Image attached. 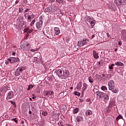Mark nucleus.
Wrapping results in <instances>:
<instances>
[{"instance_id":"obj_1","label":"nucleus","mask_w":126,"mask_h":126,"mask_svg":"<svg viewBox=\"0 0 126 126\" xmlns=\"http://www.w3.org/2000/svg\"><path fill=\"white\" fill-rule=\"evenodd\" d=\"M21 48L23 51H29L31 49V45L28 42H25L21 45Z\"/></svg>"},{"instance_id":"obj_2","label":"nucleus","mask_w":126,"mask_h":126,"mask_svg":"<svg viewBox=\"0 0 126 126\" xmlns=\"http://www.w3.org/2000/svg\"><path fill=\"white\" fill-rule=\"evenodd\" d=\"M85 19L87 21V22H89L92 26V28H93L94 27V25H95V21L94 19H93V18H91L89 16H87L85 17Z\"/></svg>"},{"instance_id":"obj_3","label":"nucleus","mask_w":126,"mask_h":126,"mask_svg":"<svg viewBox=\"0 0 126 126\" xmlns=\"http://www.w3.org/2000/svg\"><path fill=\"white\" fill-rule=\"evenodd\" d=\"M26 69V68L24 66H21L19 67V68H17L16 72H15V74L16 75H20V73H22V71L23 70H25Z\"/></svg>"},{"instance_id":"obj_4","label":"nucleus","mask_w":126,"mask_h":126,"mask_svg":"<svg viewBox=\"0 0 126 126\" xmlns=\"http://www.w3.org/2000/svg\"><path fill=\"white\" fill-rule=\"evenodd\" d=\"M14 97V93L12 91H10L8 92L7 95L6 97V100H10V99H12Z\"/></svg>"},{"instance_id":"obj_5","label":"nucleus","mask_w":126,"mask_h":126,"mask_svg":"<svg viewBox=\"0 0 126 126\" xmlns=\"http://www.w3.org/2000/svg\"><path fill=\"white\" fill-rule=\"evenodd\" d=\"M42 26H43V21L40 20L38 22H36V27L37 29L41 30L42 29Z\"/></svg>"},{"instance_id":"obj_6","label":"nucleus","mask_w":126,"mask_h":126,"mask_svg":"<svg viewBox=\"0 0 126 126\" xmlns=\"http://www.w3.org/2000/svg\"><path fill=\"white\" fill-rule=\"evenodd\" d=\"M87 42H88V39H84L80 42H78V46L79 47H82V46H84V45H86L87 44Z\"/></svg>"},{"instance_id":"obj_7","label":"nucleus","mask_w":126,"mask_h":126,"mask_svg":"<svg viewBox=\"0 0 126 126\" xmlns=\"http://www.w3.org/2000/svg\"><path fill=\"white\" fill-rule=\"evenodd\" d=\"M121 38L123 41L126 42V30H123L121 32Z\"/></svg>"},{"instance_id":"obj_8","label":"nucleus","mask_w":126,"mask_h":126,"mask_svg":"<svg viewBox=\"0 0 126 126\" xmlns=\"http://www.w3.org/2000/svg\"><path fill=\"white\" fill-rule=\"evenodd\" d=\"M63 71L61 69H57L55 71V72L59 77H63Z\"/></svg>"},{"instance_id":"obj_9","label":"nucleus","mask_w":126,"mask_h":126,"mask_svg":"<svg viewBox=\"0 0 126 126\" xmlns=\"http://www.w3.org/2000/svg\"><path fill=\"white\" fill-rule=\"evenodd\" d=\"M96 95L99 97V98L100 99L101 98H104L105 95H106V94L99 92V91H96L95 92Z\"/></svg>"},{"instance_id":"obj_10","label":"nucleus","mask_w":126,"mask_h":126,"mask_svg":"<svg viewBox=\"0 0 126 126\" xmlns=\"http://www.w3.org/2000/svg\"><path fill=\"white\" fill-rule=\"evenodd\" d=\"M63 77L64 78H68L69 77V71L67 70H65L63 71Z\"/></svg>"},{"instance_id":"obj_11","label":"nucleus","mask_w":126,"mask_h":126,"mask_svg":"<svg viewBox=\"0 0 126 126\" xmlns=\"http://www.w3.org/2000/svg\"><path fill=\"white\" fill-rule=\"evenodd\" d=\"M108 86H109V89H112V88L115 87V83H114V81L113 80H111L108 82Z\"/></svg>"},{"instance_id":"obj_12","label":"nucleus","mask_w":126,"mask_h":126,"mask_svg":"<svg viewBox=\"0 0 126 126\" xmlns=\"http://www.w3.org/2000/svg\"><path fill=\"white\" fill-rule=\"evenodd\" d=\"M24 26V21L20 22L18 26H16V28L18 30H20Z\"/></svg>"},{"instance_id":"obj_13","label":"nucleus","mask_w":126,"mask_h":126,"mask_svg":"<svg viewBox=\"0 0 126 126\" xmlns=\"http://www.w3.org/2000/svg\"><path fill=\"white\" fill-rule=\"evenodd\" d=\"M86 89H87V85L86 84V83H84L83 87L82 90V96H83V94H84V92L86 91Z\"/></svg>"},{"instance_id":"obj_14","label":"nucleus","mask_w":126,"mask_h":126,"mask_svg":"<svg viewBox=\"0 0 126 126\" xmlns=\"http://www.w3.org/2000/svg\"><path fill=\"white\" fill-rule=\"evenodd\" d=\"M46 97H49V96H52L54 94V92L52 91H48L45 92Z\"/></svg>"},{"instance_id":"obj_15","label":"nucleus","mask_w":126,"mask_h":126,"mask_svg":"<svg viewBox=\"0 0 126 126\" xmlns=\"http://www.w3.org/2000/svg\"><path fill=\"white\" fill-rule=\"evenodd\" d=\"M76 120L78 123L83 122L84 118L83 117L80 116H77L76 118Z\"/></svg>"},{"instance_id":"obj_16","label":"nucleus","mask_w":126,"mask_h":126,"mask_svg":"<svg viewBox=\"0 0 126 126\" xmlns=\"http://www.w3.org/2000/svg\"><path fill=\"white\" fill-rule=\"evenodd\" d=\"M54 31L56 35H60V33H61V31H60V28L58 27L55 28Z\"/></svg>"},{"instance_id":"obj_17","label":"nucleus","mask_w":126,"mask_h":126,"mask_svg":"<svg viewBox=\"0 0 126 126\" xmlns=\"http://www.w3.org/2000/svg\"><path fill=\"white\" fill-rule=\"evenodd\" d=\"M99 54L96 51L94 50L93 51V57L94 59H99Z\"/></svg>"},{"instance_id":"obj_18","label":"nucleus","mask_w":126,"mask_h":126,"mask_svg":"<svg viewBox=\"0 0 126 126\" xmlns=\"http://www.w3.org/2000/svg\"><path fill=\"white\" fill-rule=\"evenodd\" d=\"M114 2L117 5H121L123 3V0H114Z\"/></svg>"},{"instance_id":"obj_19","label":"nucleus","mask_w":126,"mask_h":126,"mask_svg":"<svg viewBox=\"0 0 126 126\" xmlns=\"http://www.w3.org/2000/svg\"><path fill=\"white\" fill-rule=\"evenodd\" d=\"M9 88L8 87V86H5L1 89V91H3L4 92H6V91H7V90H9Z\"/></svg>"},{"instance_id":"obj_20","label":"nucleus","mask_w":126,"mask_h":126,"mask_svg":"<svg viewBox=\"0 0 126 126\" xmlns=\"http://www.w3.org/2000/svg\"><path fill=\"white\" fill-rule=\"evenodd\" d=\"M11 60L12 63H17V62H18V61H19V58H15V57H12V58H11Z\"/></svg>"},{"instance_id":"obj_21","label":"nucleus","mask_w":126,"mask_h":126,"mask_svg":"<svg viewBox=\"0 0 126 126\" xmlns=\"http://www.w3.org/2000/svg\"><path fill=\"white\" fill-rule=\"evenodd\" d=\"M109 106L110 107H111V108L112 107H115V106H116V103L115 102V101L114 100H111L110 102H109Z\"/></svg>"},{"instance_id":"obj_22","label":"nucleus","mask_w":126,"mask_h":126,"mask_svg":"<svg viewBox=\"0 0 126 126\" xmlns=\"http://www.w3.org/2000/svg\"><path fill=\"white\" fill-rule=\"evenodd\" d=\"M81 87H82V85L77 84V87L75 88V90H77V91H80Z\"/></svg>"},{"instance_id":"obj_23","label":"nucleus","mask_w":126,"mask_h":126,"mask_svg":"<svg viewBox=\"0 0 126 126\" xmlns=\"http://www.w3.org/2000/svg\"><path fill=\"white\" fill-rule=\"evenodd\" d=\"M5 64L7 65V64H9V63H12V61L11 60V58H9V59H7L5 61Z\"/></svg>"},{"instance_id":"obj_24","label":"nucleus","mask_w":126,"mask_h":126,"mask_svg":"<svg viewBox=\"0 0 126 126\" xmlns=\"http://www.w3.org/2000/svg\"><path fill=\"white\" fill-rule=\"evenodd\" d=\"M115 64L116 65H117V66H124V63H121V62H115Z\"/></svg>"},{"instance_id":"obj_25","label":"nucleus","mask_w":126,"mask_h":126,"mask_svg":"<svg viewBox=\"0 0 126 126\" xmlns=\"http://www.w3.org/2000/svg\"><path fill=\"white\" fill-rule=\"evenodd\" d=\"M85 114L86 116H90V115H92V111L88 109L86 111Z\"/></svg>"},{"instance_id":"obj_26","label":"nucleus","mask_w":126,"mask_h":126,"mask_svg":"<svg viewBox=\"0 0 126 126\" xmlns=\"http://www.w3.org/2000/svg\"><path fill=\"white\" fill-rule=\"evenodd\" d=\"M104 98V102H107V101H109V96L106 94H105Z\"/></svg>"},{"instance_id":"obj_27","label":"nucleus","mask_w":126,"mask_h":126,"mask_svg":"<svg viewBox=\"0 0 126 126\" xmlns=\"http://www.w3.org/2000/svg\"><path fill=\"white\" fill-rule=\"evenodd\" d=\"M111 111H112V106L109 105L106 109V113H111Z\"/></svg>"},{"instance_id":"obj_28","label":"nucleus","mask_w":126,"mask_h":126,"mask_svg":"<svg viewBox=\"0 0 126 126\" xmlns=\"http://www.w3.org/2000/svg\"><path fill=\"white\" fill-rule=\"evenodd\" d=\"M8 102H9V103H11V104H12V105L14 106V108H16V107H17V105H16V103H15V101L8 100Z\"/></svg>"},{"instance_id":"obj_29","label":"nucleus","mask_w":126,"mask_h":126,"mask_svg":"<svg viewBox=\"0 0 126 126\" xmlns=\"http://www.w3.org/2000/svg\"><path fill=\"white\" fill-rule=\"evenodd\" d=\"M109 90L112 91L113 93H117L118 92V91L115 88V87H112L111 89H109Z\"/></svg>"},{"instance_id":"obj_30","label":"nucleus","mask_w":126,"mask_h":126,"mask_svg":"<svg viewBox=\"0 0 126 126\" xmlns=\"http://www.w3.org/2000/svg\"><path fill=\"white\" fill-rule=\"evenodd\" d=\"M79 111V108H76L73 110V114H77V113H78Z\"/></svg>"},{"instance_id":"obj_31","label":"nucleus","mask_w":126,"mask_h":126,"mask_svg":"<svg viewBox=\"0 0 126 126\" xmlns=\"http://www.w3.org/2000/svg\"><path fill=\"white\" fill-rule=\"evenodd\" d=\"M62 110H63V112H65L66 111V105H63L61 106Z\"/></svg>"},{"instance_id":"obj_32","label":"nucleus","mask_w":126,"mask_h":126,"mask_svg":"<svg viewBox=\"0 0 126 126\" xmlns=\"http://www.w3.org/2000/svg\"><path fill=\"white\" fill-rule=\"evenodd\" d=\"M44 12H46L47 13H49V12H51L50 11V7H48L46 8H45L44 10Z\"/></svg>"},{"instance_id":"obj_33","label":"nucleus","mask_w":126,"mask_h":126,"mask_svg":"<svg viewBox=\"0 0 126 126\" xmlns=\"http://www.w3.org/2000/svg\"><path fill=\"white\" fill-rule=\"evenodd\" d=\"M23 16H20L18 19V21H19V22H23Z\"/></svg>"},{"instance_id":"obj_34","label":"nucleus","mask_w":126,"mask_h":126,"mask_svg":"<svg viewBox=\"0 0 126 126\" xmlns=\"http://www.w3.org/2000/svg\"><path fill=\"white\" fill-rule=\"evenodd\" d=\"M35 22H36V20L35 19H33L30 24V26L31 27H32V26H33L34 25V24L35 23Z\"/></svg>"},{"instance_id":"obj_35","label":"nucleus","mask_w":126,"mask_h":126,"mask_svg":"<svg viewBox=\"0 0 126 126\" xmlns=\"http://www.w3.org/2000/svg\"><path fill=\"white\" fill-rule=\"evenodd\" d=\"M121 119H123V116L122 115H120L118 117H116V120L118 122V121H119V120H120Z\"/></svg>"},{"instance_id":"obj_36","label":"nucleus","mask_w":126,"mask_h":126,"mask_svg":"<svg viewBox=\"0 0 126 126\" xmlns=\"http://www.w3.org/2000/svg\"><path fill=\"white\" fill-rule=\"evenodd\" d=\"M50 12H55V8L54 7H49Z\"/></svg>"},{"instance_id":"obj_37","label":"nucleus","mask_w":126,"mask_h":126,"mask_svg":"<svg viewBox=\"0 0 126 126\" xmlns=\"http://www.w3.org/2000/svg\"><path fill=\"white\" fill-rule=\"evenodd\" d=\"M58 125L59 126H64V125H63V121H60L58 123Z\"/></svg>"},{"instance_id":"obj_38","label":"nucleus","mask_w":126,"mask_h":126,"mask_svg":"<svg viewBox=\"0 0 126 126\" xmlns=\"http://www.w3.org/2000/svg\"><path fill=\"white\" fill-rule=\"evenodd\" d=\"M73 94L76 95V96H80V93L78 92L75 91L74 92Z\"/></svg>"},{"instance_id":"obj_39","label":"nucleus","mask_w":126,"mask_h":126,"mask_svg":"<svg viewBox=\"0 0 126 126\" xmlns=\"http://www.w3.org/2000/svg\"><path fill=\"white\" fill-rule=\"evenodd\" d=\"M101 89L103 90V91H106V90H107V87H106V86H102Z\"/></svg>"},{"instance_id":"obj_40","label":"nucleus","mask_w":126,"mask_h":126,"mask_svg":"<svg viewBox=\"0 0 126 126\" xmlns=\"http://www.w3.org/2000/svg\"><path fill=\"white\" fill-rule=\"evenodd\" d=\"M12 120L14 121V122H15L16 124H17L18 123V120H16V118H13L12 119Z\"/></svg>"},{"instance_id":"obj_41","label":"nucleus","mask_w":126,"mask_h":126,"mask_svg":"<svg viewBox=\"0 0 126 126\" xmlns=\"http://www.w3.org/2000/svg\"><path fill=\"white\" fill-rule=\"evenodd\" d=\"M89 81L90 83H93V82H94V79H89Z\"/></svg>"},{"instance_id":"obj_42","label":"nucleus","mask_w":126,"mask_h":126,"mask_svg":"<svg viewBox=\"0 0 126 126\" xmlns=\"http://www.w3.org/2000/svg\"><path fill=\"white\" fill-rule=\"evenodd\" d=\"M31 18H32L31 16L29 15V16H28V20H29L30 22L31 21Z\"/></svg>"},{"instance_id":"obj_43","label":"nucleus","mask_w":126,"mask_h":126,"mask_svg":"<svg viewBox=\"0 0 126 126\" xmlns=\"http://www.w3.org/2000/svg\"><path fill=\"white\" fill-rule=\"evenodd\" d=\"M56 1L59 3H62V2H63V1L62 0H56Z\"/></svg>"},{"instance_id":"obj_44","label":"nucleus","mask_w":126,"mask_h":126,"mask_svg":"<svg viewBox=\"0 0 126 126\" xmlns=\"http://www.w3.org/2000/svg\"><path fill=\"white\" fill-rule=\"evenodd\" d=\"M42 115L43 116H47V112H42Z\"/></svg>"},{"instance_id":"obj_45","label":"nucleus","mask_w":126,"mask_h":126,"mask_svg":"<svg viewBox=\"0 0 126 126\" xmlns=\"http://www.w3.org/2000/svg\"><path fill=\"white\" fill-rule=\"evenodd\" d=\"M24 16L25 18L26 17H28V16H29V14L28 13H26L25 15H24Z\"/></svg>"},{"instance_id":"obj_46","label":"nucleus","mask_w":126,"mask_h":126,"mask_svg":"<svg viewBox=\"0 0 126 126\" xmlns=\"http://www.w3.org/2000/svg\"><path fill=\"white\" fill-rule=\"evenodd\" d=\"M28 2V0H24V3H25V4H27V3Z\"/></svg>"},{"instance_id":"obj_47","label":"nucleus","mask_w":126,"mask_h":126,"mask_svg":"<svg viewBox=\"0 0 126 126\" xmlns=\"http://www.w3.org/2000/svg\"><path fill=\"white\" fill-rule=\"evenodd\" d=\"M118 44L119 46H122V45H123V42L122 41H119Z\"/></svg>"},{"instance_id":"obj_48","label":"nucleus","mask_w":126,"mask_h":126,"mask_svg":"<svg viewBox=\"0 0 126 126\" xmlns=\"http://www.w3.org/2000/svg\"><path fill=\"white\" fill-rule=\"evenodd\" d=\"M31 52H36V51H37V50L32 49H31Z\"/></svg>"},{"instance_id":"obj_49","label":"nucleus","mask_w":126,"mask_h":126,"mask_svg":"<svg viewBox=\"0 0 126 126\" xmlns=\"http://www.w3.org/2000/svg\"><path fill=\"white\" fill-rule=\"evenodd\" d=\"M30 89H31V86H30V85H29L28 86V88L27 89V90L29 91V90H30Z\"/></svg>"},{"instance_id":"obj_50","label":"nucleus","mask_w":126,"mask_h":126,"mask_svg":"<svg viewBox=\"0 0 126 126\" xmlns=\"http://www.w3.org/2000/svg\"><path fill=\"white\" fill-rule=\"evenodd\" d=\"M109 69H114V67H112V66H111V65H109Z\"/></svg>"},{"instance_id":"obj_51","label":"nucleus","mask_w":126,"mask_h":126,"mask_svg":"<svg viewBox=\"0 0 126 126\" xmlns=\"http://www.w3.org/2000/svg\"><path fill=\"white\" fill-rule=\"evenodd\" d=\"M79 101H80V102H81V103H82V102H83V101H84V100H83V99H82V98H80Z\"/></svg>"},{"instance_id":"obj_52","label":"nucleus","mask_w":126,"mask_h":126,"mask_svg":"<svg viewBox=\"0 0 126 126\" xmlns=\"http://www.w3.org/2000/svg\"><path fill=\"white\" fill-rule=\"evenodd\" d=\"M19 12H22V11H23V9L19 8Z\"/></svg>"},{"instance_id":"obj_53","label":"nucleus","mask_w":126,"mask_h":126,"mask_svg":"<svg viewBox=\"0 0 126 126\" xmlns=\"http://www.w3.org/2000/svg\"><path fill=\"white\" fill-rule=\"evenodd\" d=\"M29 10V9L28 8H26L25 10V12H27V11H28Z\"/></svg>"},{"instance_id":"obj_54","label":"nucleus","mask_w":126,"mask_h":126,"mask_svg":"<svg viewBox=\"0 0 126 126\" xmlns=\"http://www.w3.org/2000/svg\"><path fill=\"white\" fill-rule=\"evenodd\" d=\"M16 55V53L15 52H12V55L13 56H15Z\"/></svg>"},{"instance_id":"obj_55","label":"nucleus","mask_w":126,"mask_h":126,"mask_svg":"<svg viewBox=\"0 0 126 126\" xmlns=\"http://www.w3.org/2000/svg\"><path fill=\"white\" fill-rule=\"evenodd\" d=\"M48 0L50 2H54V1H55V0Z\"/></svg>"},{"instance_id":"obj_56","label":"nucleus","mask_w":126,"mask_h":126,"mask_svg":"<svg viewBox=\"0 0 126 126\" xmlns=\"http://www.w3.org/2000/svg\"><path fill=\"white\" fill-rule=\"evenodd\" d=\"M90 99H87L86 100V102H90Z\"/></svg>"},{"instance_id":"obj_57","label":"nucleus","mask_w":126,"mask_h":126,"mask_svg":"<svg viewBox=\"0 0 126 126\" xmlns=\"http://www.w3.org/2000/svg\"><path fill=\"white\" fill-rule=\"evenodd\" d=\"M29 114H30V115H31V114H32V111H31V110H30L29 111Z\"/></svg>"},{"instance_id":"obj_58","label":"nucleus","mask_w":126,"mask_h":126,"mask_svg":"<svg viewBox=\"0 0 126 126\" xmlns=\"http://www.w3.org/2000/svg\"><path fill=\"white\" fill-rule=\"evenodd\" d=\"M98 64L99 65H101V61H99V62L98 63Z\"/></svg>"},{"instance_id":"obj_59","label":"nucleus","mask_w":126,"mask_h":126,"mask_svg":"<svg viewBox=\"0 0 126 126\" xmlns=\"http://www.w3.org/2000/svg\"><path fill=\"white\" fill-rule=\"evenodd\" d=\"M94 37H95V35H94V34H93V35L92 36L91 39H93V38H94Z\"/></svg>"},{"instance_id":"obj_60","label":"nucleus","mask_w":126,"mask_h":126,"mask_svg":"<svg viewBox=\"0 0 126 126\" xmlns=\"http://www.w3.org/2000/svg\"><path fill=\"white\" fill-rule=\"evenodd\" d=\"M18 2H19V1H18V0H17L16 1H15V3L16 4H17V3H18Z\"/></svg>"},{"instance_id":"obj_61","label":"nucleus","mask_w":126,"mask_h":126,"mask_svg":"<svg viewBox=\"0 0 126 126\" xmlns=\"http://www.w3.org/2000/svg\"><path fill=\"white\" fill-rule=\"evenodd\" d=\"M32 32H33V30H30L29 32V33H32Z\"/></svg>"},{"instance_id":"obj_62","label":"nucleus","mask_w":126,"mask_h":126,"mask_svg":"<svg viewBox=\"0 0 126 126\" xmlns=\"http://www.w3.org/2000/svg\"><path fill=\"white\" fill-rule=\"evenodd\" d=\"M31 88H33L34 87V85H30Z\"/></svg>"},{"instance_id":"obj_63","label":"nucleus","mask_w":126,"mask_h":126,"mask_svg":"<svg viewBox=\"0 0 126 126\" xmlns=\"http://www.w3.org/2000/svg\"><path fill=\"white\" fill-rule=\"evenodd\" d=\"M66 126H71L70 124H66Z\"/></svg>"},{"instance_id":"obj_64","label":"nucleus","mask_w":126,"mask_h":126,"mask_svg":"<svg viewBox=\"0 0 126 126\" xmlns=\"http://www.w3.org/2000/svg\"><path fill=\"white\" fill-rule=\"evenodd\" d=\"M107 37H110V34L109 33H107Z\"/></svg>"}]
</instances>
